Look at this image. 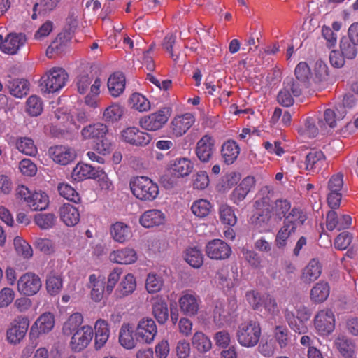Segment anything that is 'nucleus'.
I'll list each match as a JSON object with an SVG mask.
<instances>
[{
	"mask_svg": "<svg viewBox=\"0 0 358 358\" xmlns=\"http://www.w3.org/2000/svg\"><path fill=\"white\" fill-rule=\"evenodd\" d=\"M121 274V268H114L108 276L106 286L105 278L103 276H96L95 274L90 275L87 287L91 289V299L95 302H99L103 299L104 294H110L120 280Z\"/></svg>",
	"mask_w": 358,
	"mask_h": 358,
	"instance_id": "f257e3e1",
	"label": "nucleus"
},
{
	"mask_svg": "<svg viewBox=\"0 0 358 358\" xmlns=\"http://www.w3.org/2000/svg\"><path fill=\"white\" fill-rule=\"evenodd\" d=\"M129 185L134 196L141 201H152L159 194L157 184L146 176L132 178Z\"/></svg>",
	"mask_w": 358,
	"mask_h": 358,
	"instance_id": "f03ea898",
	"label": "nucleus"
},
{
	"mask_svg": "<svg viewBox=\"0 0 358 358\" xmlns=\"http://www.w3.org/2000/svg\"><path fill=\"white\" fill-rule=\"evenodd\" d=\"M69 75L62 68L54 67L47 71L41 78L40 87L44 93H55L66 84Z\"/></svg>",
	"mask_w": 358,
	"mask_h": 358,
	"instance_id": "7ed1b4c3",
	"label": "nucleus"
},
{
	"mask_svg": "<svg viewBox=\"0 0 358 358\" xmlns=\"http://www.w3.org/2000/svg\"><path fill=\"white\" fill-rule=\"evenodd\" d=\"M262 329L258 322L249 320L241 323L236 332L238 342L241 346L252 348L257 345Z\"/></svg>",
	"mask_w": 358,
	"mask_h": 358,
	"instance_id": "20e7f679",
	"label": "nucleus"
},
{
	"mask_svg": "<svg viewBox=\"0 0 358 358\" xmlns=\"http://www.w3.org/2000/svg\"><path fill=\"white\" fill-rule=\"evenodd\" d=\"M257 209L253 215L252 222L262 231H270L278 224L270 209V204L265 199L257 200L255 203Z\"/></svg>",
	"mask_w": 358,
	"mask_h": 358,
	"instance_id": "39448f33",
	"label": "nucleus"
},
{
	"mask_svg": "<svg viewBox=\"0 0 358 358\" xmlns=\"http://www.w3.org/2000/svg\"><path fill=\"white\" fill-rule=\"evenodd\" d=\"M245 297L248 302L255 310L262 311L264 308L272 316L278 315L280 313L276 300L269 294H262L258 292L252 290L246 292Z\"/></svg>",
	"mask_w": 358,
	"mask_h": 358,
	"instance_id": "423d86ee",
	"label": "nucleus"
},
{
	"mask_svg": "<svg viewBox=\"0 0 358 358\" xmlns=\"http://www.w3.org/2000/svg\"><path fill=\"white\" fill-rule=\"evenodd\" d=\"M17 195L34 211L45 210L49 205V197L45 192H32L24 185L17 187Z\"/></svg>",
	"mask_w": 358,
	"mask_h": 358,
	"instance_id": "0eeeda50",
	"label": "nucleus"
},
{
	"mask_svg": "<svg viewBox=\"0 0 358 358\" xmlns=\"http://www.w3.org/2000/svg\"><path fill=\"white\" fill-rule=\"evenodd\" d=\"M170 115L171 109L165 107L156 113L141 117L139 120V124L145 130L155 131L163 127Z\"/></svg>",
	"mask_w": 358,
	"mask_h": 358,
	"instance_id": "6e6552de",
	"label": "nucleus"
},
{
	"mask_svg": "<svg viewBox=\"0 0 358 358\" xmlns=\"http://www.w3.org/2000/svg\"><path fill=\"white\" fill-rule=\"evenodd\" d=\"M351 102H354L352 96H345L343 99V105L339 106L334 109L328 108L324 113V120H319L318 124L320 130H324L326 125L331 128H334L336 126L338 121L343 120L346 114L345 106H352Z\"/></svg>",
	"mask_w": 358,
	"mask_h": 358,
	"instance_id": "1a4fd4ad",
	"label": "nucleus"
},
{
	"mask_svg": "<svg viewBox=\"0 0 358 358\" xmlns=\"http://www.w3.org/2000/svg\"><path fill=\"white\" fill-rule=\"evenodd\" d=\"M41 287L42 281L40 277L32 272H27L22 275L17 282L18 292L24 296L36 295Z\"/></svg>",
	"mask_w": 358,
	"mask_h": 358,
	"instance_id": "9d476101",
	"label": "nucleus"
},
{
	"mask_svg": "<svg viewBox=\"0 0 358 358\" xmlns=\"http://www.w3.org/2000/svg\"><path fill=\"white\" fill-rule=\"evenodd\" d=\"M121 141L136 147H144L150 143L152 136L141 131L136 127H128L120 132Z\"/></svg>",
	"mask_w": 358,
	"mask_h": 358,
	"instance_id": "9b49d317",
	"label": "nucleus"
},
{
	"mask_svg": "<svg viewBox=\"0 0 358 358\" xmlns=\"http://www.w3.org/2000/svg\"><path fill=\"white\" fill-rule=\"evenodd\" d=\"M326 164V157L323 152L312 149L306 154L304 160L299 162V167L313 175L319 173Z\"/></svg>",
	"mask_w": 358,
	"mask_h": 358,
	"instance_id": "f8f14e48",
	"label": "nucleus"
},
{
	"mask_svg": "<svg viewBox=\"0 0 358 358\" xmlns=\"http://www.w3.org/2000/svg\"><path fill=\"white\" fill-rule=\"evenodd\" d=\"M71 335L69 347L72 351L79 352L86 348L92 341L94 329L90 325L86 324Z\"/></svg>",
	"mask_w": 358,
	"mask_h": 358,
	"instance_id": "ddd939ff",
	"label": "nucleus"
},
{
	"mask_svg": "<svg viewBox=\"0 0 358 358\" xmlns=\"http://www.w3.org/2000/svg\"><path fill=\"white\" fill-rule=\"evenodd\" d=\"M314 325L320 335L330 334L335 328V317L333 311L328 308L320 310L315 316Z\"/></svg>",
	"mask_w": 358,
	"mask_h": 358,
	"instance_id": "4468645a",
	"label": "nucleus"
},
{
	"mask_svg": "<svg viewBox=\"0 0 358 358\" xmlns=\"http://www.w3.org/2000/svg\"><path fill=\"white\" fill-rule=\"evenodd\" d=\"M180 311L188 317L196 315L200 309L201 300L192 292H184L178 300Z\"/></svg>",
	"mask_w": 358,
	"mask_h": 358,
	"instance_id": "2eb2a0df",
	"label": "nucleus"
},
{
	"mask_svg": "<svg viewBox=\"0 0 358 358\" xmlns=\"http://www.w3.org/2000/svg\"><path fill=\"white\" fill-rule=\"evenodd\" d=\"M157 334L155 321L148 317L141 319L136 329V340L143 343L150 344Z\"/></svg>",
	"mask_w": 358,
	"mask_h": 358,
	"instance_id": "dca6fc26",
	"label": "nucleus"
},
{
	"mask_svg": "<svg viewBox=\"0 0 358 358\" xmlns=\"http://www.w3.org/2000/svg\"><path fill=\"white\" fill-rule=\"evenodd\" d=\"M302 91L299 83L292 78L287 79L284 82V87L278 92L277 100L282 106L289 107L293 105V96H299Z\"/></svg>",
	"mask_w": 358,
	"mask_h": 358,
	"instance_id": "f3484780",
	"label": "nucleus"
},
{
	"mask_svg": "<svg viewBox=\"0 0 358 358\" xmlns=\"http://www.w3.org/2000/svg\"><path fill=\"white\" fill-rule=\"evenodd\" d=\"M29 320L25 316L16 317L10 324L7 331L8 341L12 343H19L25 336L28 327Z\"/></svg>",
	"mask_w": 358,
	"mask_h": 358,
	"instance_id": "a211bd4d",
	"label": "nucleus"
},
{
	"mask_svg": "<svg viewBox=\"0 0 358 358\" xmlns=\"http://www.w3.org/2000/svg\"><path fill=\"white\" fill-rule=\"evenodd\" d=\"M206 255L216 260L226 259L231 253L230 246L221 239H213L206 245Z\"/></svg>",
	"mask_w": 358,
	"mask_h": 358,
	"instance_id": "6ab92c4d",
	"label": "nucleus"
},
{
	"mask_svg": "<svg viewBox=\"0 0 358 358\" xmlns=\"http://www.w3.org/2000/svg\"><path fill=\"white\" fill-rule=\"evenodd\" d=\"M194 122V117L191 113H187L178 115L170 123V133L173 136L180 137L187 133Z\"/></svg>",
	"mask_w": 358,
	"mask_h": 358,
	"instance_id": "aec40b11",
	"label": "nucleus"
},
{
	"mask_svg": "<svg viewBox=\"0 0 358 358\" xmlns=\"http://www.w3.org/2000/svg\"><path fill=\"white\" fill-rule=\"evenodd\" d=\"M215 151V140L209 135H204L196 143L195 154L199 160L203 163L210 162Z\"/></svg>",
	"mask_w": 358,
	"mask_h": 358,
	"instance_id": "412c9836",
	"label": "nucleus"
},
{
	"mask_svg": "<svg viewBox=\"0 0 358 358\" xmlns=\"http://www.w3.org/2000/svg\"><path fill=\"white\" fill-rule=\"evenodd\" d=\"M48 155L55 163L61 165H67L76 157L75 150L66 145L50 147Z\"/></svg>",
	"mask_w": 358,
	"mask_h": 358,
	"instance_id": "4be33fe9",
	"label": "nucleus"
},
{
	"mask_svg": "<svg viewBox=\"0 0 358 358\" xmlns=\"http://www.w3.org/2000/svg\"><path fill=\"white\" fill-rule=\"evenodd\" d=\"M105 173L99 168L96 169L90 164L78 163L73 169L71 178L79 182L87 178H100Z\"/></svg>",
	"mask_w": 358,
	"mask_h": 358,
	"instance_id": "5701e85b",
	"label": "nucleus"
},
{
	"mask_svg": "<svg viewBox=\"0 0 358 358\" xmlns=\"http://www.w3.org/2000/svg\"><path fill=\"white\" fill-rule=\"evenodd\" d=\"M55 117L57 121V122L55 123L57 126H58V129L55 131V127H53L50 130L51 133L58 137H63L69 134L71 130V126L72 124L71 116L66 113V111L59 108L55 112Z\"/></svg>",
	"mask_w": 358,
	"mask_h": 358,
	"instance_id": "b1692460",
	"label": "nucleus"
},
{
	"mask_svg": "<svg viewBox=\"0 0 358 358\" xmlns=\"http://www.w3.org/2000/svg\"><path fill=\"white\" fill-rule=\"evenodd\" d=\"M219 285L223 288L232 289L238 284V268L234 266L231 271L227 267H223L217 273Z\"/></svg>",
	"mask_w": 358,
	"mask_h": 358,
	"instance_id": "393cba45",
	"label": "nucleus"
},
{
	"mask_svg": "<svg viewBox=\"0 0 358 358\" xmlns=\"http://www.w3.org/2000/svg\"><path fill=\"white\" fill-rule=\"evenodd\" d=\"M352 223L351 217L348 215H343L341 217L334 210H329L327 214L326 227L329 231L337 229L341 231L348 228Z\"/></svg>",
	"mask_w": 358,
	"mask_h": 358,
	"instance_id": "a878e982",
	"label": "nucleus"
},
{
	"mask_svg": "<svg viewBox=\"0 0 358 358\" xmlns=\"http://www.w3.org/2000/svg\"><path fill=\"white\" fill-rule=\"evenodd\" d=\"M166 216L157 209L148 210L144 212L139 219L140 224L145 228L158 227L165 223Z\"/></svg>",
	"mask_w": 358,
	"mask_h": 358,
	"instance_id": "bb28decb",
	"label": "nucleus"
},
{
	"mask_svg": "<svg viewBox=\"0 0 358 358\" xmlns=\"http://www.w3.org/2000/svg\"><path fill=\"white\" fill-rule=\"evenodd\" d=\"M94 348L100 350L107 343L110 336V329L107 321L99 319L94 324Z\"/></svg>",
	"mask_w": 358,
	"mask_h": 358,
	"instance_id": "cd10ccee",
	"label": "nucleus"
},
{
	"mask_svg": "<svg viewBox=\"0 0 358 358\" xmlns=\"http://www.w3.org/2000/svg\"><path fill=\"white\" fill-rule=\"evenodd\" d=\"M255 180L253 177H246L233 190L230 195V199L234 203L238 205L246 197L247 194L255 186Z\"/></svg>",
	"mask_w": 358,
	"mask_h": 358,
	"instance_id": "c85d7f7f",
	"label": "nucleus"
},
{
	"mask_svg": "<svg viewBox=\"0 0 358 358\" xmlns=\"http://www.w3.org/2000/svg\"><path fill=\"white\" fill-rule=\"evenodd\" d=\"M26 36L23 34H10L4 39L1 51L8 55L16 54L20 48L24 45Z\"/></svg>",
	"mask_w": 358,
	"mask_h": 358,
	"instance_id": "c756f323",
	"label": "nucleus"
},
{
	"mask_svg": "<svg viewBox=\"0 0 358 358\" xmlns=\"http://www.w3.org/2000/svg\"><path fill=\"white\" fill-rule=\"evenodd\" d=\"M60 220L68 227L76 225L80 218L77 208L69 203H64L59 210Z\"/></svg>",
	"mask_w": 358,
	"mask_h": 358,
	"instance_id": "7c9ffc66",
	"label": "nucleus"
},
{
	"mask_svg": "<svg viewBox=\"0 0 358 358\" xmlns=\"http://www.w3.org/2000/svg\"><path fill=\"white\" fill-rule=\"evenodd\" d=\"M194 169L193 162L187 157H179L170 164V170L177 177L189 176Z\"/></svg>",
	"mask_w": 358,
	"mask_h": 358,
	"instance_id": "2f4dec72",
	"label": "nucleus"
},
{
	"mask_svg": "<svg viewBox=\"0 0 358 358\" xmlns=\"http://www.w3.org/2000/svg\"><path fill=\"white\" fill-rule=\"evenodd\" d=\"M152 312L153 316L160 324H165L169 319V314L167 303L161 296H157L153 299Z\"/></svg>",
	"mask_w": 358,
	"mask_h": 358,
	"instance_id": "473e14b6",
	"label": "nucleus"
},
{
	"mask_svg": "<svg viewBox=\"0 0 358 358\" xmlns=\"http://www.w3.org/2000/svg\"><path fill=\"white\" fill-rule=\"evenodd\" d=\"M136 288V279L133 274H127L120 281L115 291V296L122 299L131 294Z\"/></svg>",
	"mask_w": 358,
	"mask_h": 358,
	"instance_id": "72a5a7b5",
	"label": "nucleus"
},
{
	"mask_svg": "<svg viewBox=\"0 0 358 358\" xmlns=\"http://www.w3.org/2000/svg\"><path fill=\"white\" fill-rule=\"evenodd\" d=\"M108 127L100 122L90 124L81 130L80 134L83 139H97L103 138L108 133Z\"/></svg>",
	"mask_w": 358,
	"mask_h": 358,
	"instance_id": "f704fd0d",
	"label": "nucleus"
},
{
	"mask_svg": "<svg viewBox=\"0 0 358 358\" xmlns=\"http://www.w3.org/2000/svg\"><path fill=\"white\" fill-rule=\"evenodd\" d=\"M322 273V264L317 259H312L303 268L301 280L307 284L316 280Z\"/></svg>",
	"mask_w": 358,
	"mask_h": 358,
	"instance_id": "c9c22d12",
	"label": "nucleus"
},
{
	"mask_svg": "<svg viewBox=\"0 0 358 358\" xmlns=\"http://www.w3.org/2000/svg\"><path fill=\"white\" fill-rule=\"evenodd\" d=\"M110 259L120 264H130L136 261L137 254L133 248H125L112 252L110 254Z\"/></svg>",
	"mask_w": 358,
	"mask_h": 358,
	"instance_id": "e433bc0d",
	"label": "nucleus"
},
{
	"mask_svg": "<svg viewBox=\"0 0 358 358\" xmlns=\"http://www.w3.org/2000/svg\"><path fill=\"white\" fill-rule=\"evenodd\" d=\"M240 154V147L234 140L224 142L221 148V155L227 164H232Z\"/></svg>",
	"mask_w": 358,
	"mask_h": 358,
	"instance_id": "4c0bfd02",
	"label": "nucleus"
},
{
	"mask_svg": "<svg viewBox=\"0 0 358 358\" xmlns=\"http://www.w3.org/2000/svg\"><path fill=\"white\" fill-rule=\"evenodd\" d=\"M69 35L70 34L66 31L59 33L57 35V38L51 43L46 50V55L49 58H52L64 50L66 43L70 38Z\"/></svg>",
	"mask_w": 358,
	"mask_h": 358,
	"instance_id": "58836bf2",
	"label": "nucleus"
},
{
	"mask_svg": "<svg viewBox=\"0 0 358 358\" xmlns=\"http://www.w3.org/2000/svg\"><path fill=\"white\" fill-rule=\"evenodd\" d=\"M108 88L111 96H119L125 88V78L121 73H115L108 80Z\"/></svg>",
	"mask_w": 358,
	"mask_h": 358,
	"instance_id": "ea45409f",
	"label": "nucleus"
},
{
	"mask_svg": "<svg viewBox=\"0 0 358 358\" xmlns=\"http://www.w3.org/2000/svg\"><path fill=\"white\" fill-rule=\"evenodd\" d=\"M330 293V287L327 282L320 281L311 289L310 297L312 301L320 303L327 300Z\"/></svg>",
	"mask_w": 358,
	"mask_h": 358,
	"instance_id": "a19ab883",
	"label": "nucleus"
},
{
	"mask_svg": "<svg viewBox=\"0 0 358 358\" xmlns=\"http://www.w3.org/2000/svg\"><path fill=\"white\" fill-rule=\"evenodd\" d=\"M334 344L345 358H353L355 355V345L345 336L339 335L334 341Z\"/></svg>",
	"mask_w": 358,
	"mask_h": 358,
	"instance_id": "79ce46f5",
	"label": "nucleus"
},
{
	"mask_svg": "<svg viewBox=\"0 0 358 358\" xmlns=\"http://www.w3.org/2000/svg\"><path fill=\"white\" fill-rule=\"evenodd\" d=\"M83 322V316L80 313H74L71 314L62 327V333L65 336H70L75 331L80 329Z\"/></svg>",
	"mask_w": 358,
	"mask_h": 358,
	"instance_id": "37998d69",
	"label": "nucleus"
},
{
	"mask_svg": "<svg viewBox=\"0 0 358 358\" xmlns=\"http://www.w3.org/2000/svg\"><path fill=\"white\" fill-rule=\"evenodd\" d=\"M294 74L296 78L294 82L299 83V85L301 87V91L303 88H307L311 77L310 70L307 63L304 62H299L295 68Z\"/></svg>",
	"mask_w": 358,
	"mask_h": 358,
	"instance_id": "c03bdc74",
	"label": "nucleus"
},
{
	"mask_svg": "<svg viewBox=\"0 0 358 358\" xmlns=\"http://www.w3.org/2000/svg\"><path fill=\"white\" fill-rule=\"evenodd\" d=\"M110 234L115 241L124 243L130 237L131 229L126 224L117 222L111 226Z\"/></svg>",
	"mask_w": 358,
	"mask_h": 358,
	"instance_id": "a18cd8bd",
	"label": "nucleus"
},
{
	"mask_svg": "<svg viewBox=\"0 0 358 358\" xmlns=\"http://www.w3.org/2000/svg\"><path fill=\"white\" fill-rule=\"evenodd\" d=\"M291 208V203L287 199H278L270 205V209L278 224Z\"/></svg>",
	"mask_w": 358,
	"mask_h": 358,
	"instance_id": "49530a36",
	"label": "nucleus"
},
{
	"mask_svg": "<svg viewBox=\"0 0 358 358\" xmlns=\"http://www.w3.org/2000/svg\"><path fill=\"white\" fill-rule=\"evenodd\" d=\"M10 93L17 97L22 98L25 96L29 91V83L24 79H13L8 80L7 84Z\"/></svg>",
	"mask_w": 358,
	"mask_h": 358,
	"instance_id": "de8ad7c7",
	"label": "nucleus"
},
{
	"mask_svg": "<svg viewBox=\"0 0 358 358\" xmlns=\"http://www.w3.org/2000/svg\"><path fill=\"white\" fill-rule=\"evenodd\" d=\"M119 343L126 349L131 350L136 346L133 331L128 324H123L119 333Z\"/></svg>",
	"mask_w": 358,
	"mask_h": 358,
	"instance_id": "09e8293b",
	"label": "nucleus"
},
{
	"mask_svg": "<svg viewBox=\"0 0 358 358\" xmlns=\"http://www.w3.org/2000/svg\"><path fill=\"white\" fill-rule=\"evenodd\" d=\"M219 218L223 224L234 226L237 222V217L231 206L223 203L218 208Z\"/></svg>",
	"mask_w": 358,
	"mask_h": 358,
	"instance_id": "8fccbe9b",
	"label": "nucleus"
},
{
	"mask_svg": "<svg viewBox=\"0 0 358 358\" xmlns=\"http://www.w3.org/2000/svg\"><path fill=\"white\" fill-rule=\"evenodd\" d=\"M185 260L193 268H199L203 265V256L196 247L189 248L185 251Z\"/></svg>",
	"mask_w": 358,
	"mask_h": 358,
	"instance_id": "3c124183",
	"label": "nucleus"
},
{
	"mask_svg": "<svg viewBox=\"0 0 358 358\" xmlns=\"http://www.w3.org/2000/svg\"><path fill=\"white\" fill-rule=\"evenodd\" d=\"M284 316L288 325L294 331L299 334L306 333L307 330L306 327L303 322L299 320L298 316H295L292 310L286 308L284 310Z\"/></svg>",
	"mask_w": 358,
	"mask_h": 358,
	"instance_id": "603ef678",
	"label": "nucleus"
},
{
	"mask_svg": "<svg viewBox=\"0 0 358 358\" xmlns=\"http://www.w3.org/2000/svg\"><path fill=\"white\" fill-rule=\"evenodd\" d=\"M192 343L200 352H206L211 349L212 343L210 338L201 331H196L194 333Z\"/></svg>",
	"mask_w": 358,
	"mask_h": 358,
	"instance_id": "864d4df0",
	"label": "nucleus"
},
{
	"mask_svg": "<svg viewBox=\"0 0 358 358\" xmlns=\"http://www.w3.org/2000/svg\"><path fill=\"white\" fill-rule=\"evenodd\" d=\"M212 208L211 203L206 199H200L194 201L191 206L192 213L199 218L206 217Z\"/></svg>",
	"mask_w": 358,
	"mask_h": 358,
	"instance_id": "5fc2aeb1",
	"label": "nucleus"
},
{
	"mask_svg": "<svg viewBox=\"0 0 358 358\" xmlns=\"http://www.w3.org/2000/svg\"><path fill=\"white\" fill-rule=\"evenodd\" d=\"M124 113L123 108L118 103H112L103 112V120L107 122L119 121Z\"/></svg>",
	"mask_w": 358,
	"mask_h": 358,
	"instance_id": "6e6d98bb",
	"label": "nucleus"
},
{
	"mask_svg": "<svg viewBox=\"0 0 358 358\" xmlns=\"http://www.w3.org/2000/svg\"><path fill=\"white\" fill-rule=\"evenodd\" d=\"M295 231L294 227H291V224H288L284 221L282 227L276 234L275 240V245L278 248H283L287 244L288 238Z\"/></svg>",
	"mask_w": 358,
	"mask_h": 358,
	"instance_id": "4d7b16f0",
	"label": "nucleus"
},
{
	"mask_svg": "<svg viewBox=\"0 0 358 358\" xmlns=\"http://www.w3.org/2000/svg\"><path fill=\"white\" fill-rule=\"evenodd\" d=\"M35 325L40 334H45L52 329L55 325L54 315L50 313L41 315L36 321Z\"/></svg>",
	"mask_w": 358,
	"mask_h": 358,
	"instance_id": "13d9d810",
	"label": "nucleus"
},
{
	"mask_svg": "<svg viewBox=\"0 0 358 358\" xmlns=\"http://www.w3.org/2000/svg\"><path fill=\"white\" fill-rule=\"evenodd\" d=\"M306 219L307 215L302 210L294 208L285 217V221L288 224H291V227H294L296 230L299 226L303 224Z\"/></svg>",
	"mask_w": 358,
	"mask_h": 358,
	"instance_id": "bf43d9fd",
	"label": "nucleus"
},
{
	"mask_svg": "<svg viewBox=\"0 0 358 358\" xmlns=\"http://www.w3.org/2000/svg\"><path fill=\"white\" fill-rule=\"evenodd\" d=\"M273 337L280 349L287 348L291 341L289 333L286 327L276 326L273 330Z\"/></svg>",
	"mask_w": 358,
	"mask_h": 358,
	"instance_id": "052dcab7",
	"label": "nucleus"
},
{
	"mask_svg": "<svg viewBox=\"0 0 358 358\" xmlns=\"http://www.w3.org/2000/svg\"><path fill=\"white\" fill-rule=\"evenodd\" d=\"M16 147L20 152L27 155L35 156L37 154V148L30 138H19L16 141Z\"/></svg>",
	"mask_w": 358,
	"mask_h": 358,
	"instance_id": "680f3d73",
	"label": "nucleus"
},
{
	"mask_svg": "<svg viewBox=\"0 0 358 358\" xmlns=\"http://www.w3.org/2000/svg\"><path fill=\"white\" fill-rule=\"evenodd\" d=\"M13 244L17 254L22 255L24 258L29 259L33 256L31 246L21 237H15L13 240Z\"/></svg>",
	"mask_w": 358,
	"mask_h": 358,
	"instance_id": "e2e57ef3",
	"label": "nucleus"
},
{
	"mask_svg": "<svg viewBox=\"0 0 358 358\" xmlns=\"http://www.w3.org/2000/svg\"><path fill=\"white\" fill-rule=\"evenodd\" d=\"M129 103L132 108L140 112L147 111L150 108V101L139 93H134L129 99Z\"/></svg>",
	"mask_w": 358,
	"mask_h": 358,
	"instance_id": "0e129e2a",
	"label": "nucleus"
},
{
	"mask_svg": "<svg viewBox=\"0 0 358 358\" xmlns=\"http://www.w3.org/2000/svg\"><path fill=\"white\" fill-rule=\"evenodd\" d=\"M26 110L31 116L39 115L43 111V102L40 97L31 96L26 103Z\"/></svg>",
	"mask_w": 358,
	"mask_h": 358,
	"instance_id": "69168bd1",
	"label": "nucleus"
},
{
	"mask_svg": "<svg viewBox=\"0 0 358 358\" xmlns=\"http://www.w3.org/2000/svg\"><path fill=\"white\" fill-rule=\"evenodd\" d=\"M57 189L59 194L67 200L76 203L80 201L78 193L71 185L66 183H60L57 187Z\"/></svg>",
	"mask_w": 358,
	"mask_h": 358,
	"instance_id": "338daca9",
	"label": "nucleus"
},
{
	"mask_svg": "<svg viewBox=\"0 0 358 358\" xmlns=\"http://www.w3.org/2000/svg\"><path fill=\"white\" fill-rule=\"evenodd\" d=\"M357 45L350 41L347 37H343L340 41L341 52L348 59H352L356 57Z\"/></svg>",
	"mask_w": 358,
	"mask_h": 358,
	"instance_id": "774afa93",
	"label": "nucleus"
}]
</instances>
